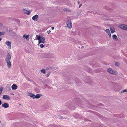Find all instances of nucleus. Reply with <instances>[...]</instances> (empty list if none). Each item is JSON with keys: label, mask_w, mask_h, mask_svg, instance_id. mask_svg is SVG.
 I'll list each match as a JSON object with an SVG mask.
<instances>
[{"label": "nucleus", "mask_w": 127, "mask_h": 127, "mask_svg": "<svg viewBox=\"0 0 127 127\" xmlns=\"http://www.w3.org/2000/svg\"><path fill=\"white\" fill-rule=\"evenodd\" d=\"M36 37H37V39L38 41L39 44L41 43H44L45 38L44 37L37 35H36Z\"/></svg>", "instance_id": "f257e3e1"}, {"label": "nucleus", "mask_w": 127, "mask_h": 127, "mask_svg": "<svg viewBox=\"0 0 127 127\" xmlns=\"http://www.w3.org/2000/svg\"><path fill=\"white\" fill-rule=\"evenodd\" d=\"M107 71L110 73L112 74L116 75L117 74V72L115 70H113L111 68H109L107 69Z\"/></svg>", "instance_id": "f03ea898"}, {"label": "nucleus", "mask_w": 127, "mask_h": 127, "mask_svg": "<svg viewBox=\"0 0 127 127\" xmlns=\"http://www.w3.org/2000/svg\"><path fill=\"white\" fill-rule=\"evenodd\" d=\"M67 27L70 29L72 27V24L71 22V21L70 19H68V21L66 23Z\"/></svg>", "instance_id": "7ed1b4c3"}, {"label": "nucleus", "mask_w": 127, "mask_h": 127, "mask_svg": "<svg viewBox=\"0 0 127 127\" xmlns=\"http://www.w3.org/2000/svg\"><path fill=\"white\" fill-rule=\"evenodd\" d=\"M119 28L122 29L127 31V25L125 24H122L119 25Z\"/></svg>", "instance_id": "20e7f679"}, {"label": "nucleus", "mask_w": 127, "mask_h": 127, "mask_svg": "<svg viewBox=\"0 0 127 127\" xmlns=\"http://www.w3.org/2000/svg\"><path fill=\"white\" fill-rule=\"evenodd\" d=\"M5 43L9 49H11V41H6L5 42Z\"/></svg>", "instance_id": "39448f33"}, {"label": "nucleus", "mask_w": 127, "mask_h": 127, "mask_svg": "<svg viewBox=\"0 0 127 127\" xmlns=\"http://www.w3.org/2000/svg\"><path fill=\"white\" fill-rule=\"evenodd\" d=\"M11 59V56L10 54L8 53L7 55V56L5 59V60L6 61H10Z\"/></svg>", "instance_id": "423d86ee"}, {"label": "nucleus", "mask_w": 127, "mask_h": 127, "mask_svg": "<svg viewBox=\"0 0 127 127\" xmlns=\"http://www.w3.org/2000/svg\"><path fill=\"white\" fill-rule=\"evenodd\" d=\"M29 35H26L25 34L23 35V37L24 39H26L27 41H29Z\"/></svg>", "instance_id": "0eeeda50"}, {"label": "nucleus", "mask_w": 127, "mask_h": 127, "mask_svg": "<svg viewBox=\"0 0 127 127\" xmlns=\"http://www.w3.org/2000/svg\"><path fill=\"white\" fill-rule=\"evenodd\" d=\"M22 10L23 12L28 15H29L30 14V12L28 10H26L25 9H22Z\"/></svg>", "instance_id": "6e6552de"}, {"label": "nucleus", "mask_w": 127, "mask_h": 127, "mask_svg": "<svg viewBox=\"0 0 127 127\" xmlns=\"http://www.w3.org/2000/svg\"><path fill=\"white\" fill-rule=\"evenodd\" d=\"M2 106L3 107L7 108L9 107V105L8 103H5L2 104Z\"/></svg>", "instance_id": "1a4fd4ad"}, {"label": "nucleus", "mask_w": 127, "mask_h": 127, "mask_svg": "<svg viewBox=\"0 0 127 127\" xmlns=\"http://www.w3.org/2000/svg\"><path fill=\"white\" fill-rule=\"evenodd\" d=\"M3 99L6 100H9L10 99V97L9 96L7 95H4L3 96Z\"/></svg>", "instance_id": "9d476101"}, {"label": "nucleus", "mask_w": 127, "mask_h": 127, "mask_svg": "<svg viewBox=\"0 0 127 127\" xmlns=\"http://www.w3.org/2000/svg\"><path fill=\"white\" fill-rule=\"evenodd\" d=\"M38 17V16L37 14L35 15L32 17V19L34 20L37 21V19Z\"/></svg>", "instance_id": "9b49d317"}, {"label": "nucleus", "mask_w": 127, "mask_h": 127, "mask_svg": "<svg viewBox=\"0 0 127 127\" xmlns=\"http://www.w3.org/2000/svg\"><path fill=\"white\" fill-rule=\"evenodd\" d=\"M18 88L17 86L15 84H13L11 86V88L13 90H15Z\"/></svg>", "instance_id": "f8f14e48"}, {"label": "nucleus", "mask_w": 127, "mask_h": 127, "mask_svg": "<svg viewBox=\"0 0 127 127\" xmlns=\"http://www.w3.org/2000/svg\"><path fill=\"white\" fill-rule=\"evenodd\" d=\"M112 37L113 40L115 41H117L118 40V38L116 35H113L112 36Z\"/></svg>", "instance_id": "ddd939ff"}, {"label": "nucleus", "mask_w": 127, "mask_h": 127, "mask_svg": "<svg viewBox=\"0 0 127 127\" xmlns=\"http://www.w3.org/2000/svg\"><path fill=\"white\" fill-rule=\"evenodd\" d=\"M105 32L108 34L109 37H111V35L110 32V30L109 29H107L105 30Z\"/></svg>", "instance_id": "4468645a"}, {"label": "nucleus", "mask_w": 127, "mask_h": 127, "mask_svg": "<svg viewBox=\"0 0 127 127\" xmlns=\"http://www.w3.org/2000/svg\"><path fill=\"white\" fill-rule=\"evenodd\" d=\"M110 29L111 31V32L112 33H113L115 32V29L113 27H111L110 28Z\"/></svg>", "instance_id": "2eb2a0df"}, {"label": "nucleus", "mask_w": 127, "mask_h": 127, "mask_svg": "<svg viewBox=\"0 0 127 127\" xmlns=\"http://www.w3.org/2000/svg\"><path fill=\"white\" fill-rule=\"evenodd\" d=\"M28 96H29L31 97H32L33 99L35 98V95L33 94L29 93L28 95Z\"/></svg>", "instance_id": "dca6fc26"}, {"label": "nucleus", "mask_w": 127, "mask_h": 127, "mask_svg": "<svg viewBox=\"0 0 127 127\" xmlns=\"http://www.w3.org/2000/svg\"><path fill=\"white\" fill-rule=\"evenodd\" d=\"M10 61H6L7 63V65L8 68H9L11 66V63Z\"/></svg>", "instance_id": "f3484780"}, {"label": "nucleus", "mask_w": 127, "mask_h": 127, "mask_svg": "<svg viewBox=\"0 0 127 127\" xmlns=\"http://www.w3.org/2000/svg\"><path fill=\"white\" fill-rule=\"evenodd\" d=\"M41 96L39 94H37L36 95H35V98H40Z\"/></svg>", "instance_id": "a211bd4d"}, {"label": "nucleus", "mask_w": 127, "mask_h": 127, "mask_svg": "<svg viewBox=\"0 0 127 127\" xmlns=\"http://www.w3.org/2000/svg\"><path fill=\"white\" fill-rule=\"evenodd\" d=\"M5 33V32H0V36L4 35Z\"/></svg>", "instance_id": "6ab92c4d"}, {"label": "nucleus", "mask_w": 127, "mask_h": 127, "mask_svg": "<svg viewBox=\"0 0 127 127\" xmlns=\"http://www.w3.org/2000/svg\"><path fill=\"white\" fill-rule=\"evenodd\" d=\"M41 72L45 74V71L44 69H42L41 70Z\"/></svg>", "instance_id": "aec40b11"}, {"label": "nucleus", "mask_w": 127, "mask_h": 127, "mask_svg": "<svg viewBox=\"0 0 127 127\" xmlns=\"http://www.w3.org/2000/svg\"><path fill=\"white\" fill-rule=\"evenodd\" d=\"M3 90V88L2 87H1L0 88V95L2 93V92Z\"/></svg>", "instance_id": "412c9836"}, {"label": "nucleus", "mask_w": 127, "mask_h": 127, "mask_svg": "<svg viewBox=\"0 0 127 127\" xmlns=\"http://www.w3.org/2000/svg\"><path fill=\"white\" fill-rule=\"evenodd\" d=\"M44 45L43 44H41L40 45V46L41 48H42L44 47Z\"/></svg>", "instance_id": "4be33fe9"}, {"label": "nucleus", "mask_w": 127, "mask_h": 127, "mask_svg": "<svg viewBox=\"0 0 127 127\" xmlns=\"http://www.w3.org/2000/svg\"><path fill=\"white\" fill-rule=\"evenodd\" d=\"M127 92V89L125 90H123L122 92L125 93Z\"/></svg>", "instance_id": "5701e85b"}, {"label": "nucleus", "mask_w": 127, "mask_h": 127, "mask_svg": "<svg viewBox=\"0 0 127 127\" xmlns=\"http://www.w3.org/2000/svg\"><path fill=\"white\" fill-rule=\"evenodd\" d=\"M115 65H116L117 66H119V63H116V64H115Z\"/></svg>", "instance_id": "b1692460"}, {"label": "nucleus", "mask_w": 127, "mask_h": 127, "mask_svg": "<svg viewBox=\"0 0 127 127\" xmlns=\"http://www.w3.org/2000/svg\"><path fill=\"white\" fill-rule=\"evenodd\" d=\"M50 72H48V73H47V74L46 75V76H47L48 77L49 76V75L50 74Z\"/></svg>", "instance_id": "393cba45"}, {"label": "nucleus", "mask_w": 127, "mask_h": 127, "mask_svg": "<svg viewBox=\"0 0 127 127\" xmlns=\"http://www.w3.org/2000/svg\"><path fill=\"white\" fill-rule=\"evenodd\" d=\"M51 69V67H47V69Z\"/></svg>", "instance_id": "a878e982"}, {"label": "nucleus", "mask_w": 127, "mask_h": 127, "mask_svg": "<svg viewBox=\"0 0 127 127\" xmlns=\"http://www.w3.org/2000/svg\"><path fill=\"white\" fill-rule=\"evenodd\" d=\"M3 25V24L0 22V26H2Z\"/></svg>", "instance_id": "bb28decb"}, {"label": "nucleus", "mask_w": 127, "mask_h": 127, "mask_svg": "<svg viewBox=\"0 0 127 127\" xmlns=\"http://www.w3.org/2000/svg\"><path fill=\"white\" fill-rule=\"evenodd\" d=\"M82 5V4H81L79 6V8L81 7Z\"/></svg>", "instance_id": "cd10ccee"}, {"label": "nucleus", "mask_w": 127, "mask_h": 127, "mask_svg": "<svg viewBox=\"0 0 127 127\" xmlns=\"http://www.w3.org/2000/svg\"><path fill=\"white\" fill-rule=\"evenodd\" d=\"M50 32H51L50 31H47V32L49 34V33H50Z\"/></svg>", "instance_id": "c85d7f7f"}, {"label": "nucleus", "mask_w": 127, "mask_h": 127, "mask_svg": "<svg viewBox=\"0 0 127 127\" xmlns=\"http://www.w3.org/2000/svg\"><path fill=\"white\" fill-rule=\"evenodd\" d=\"M51 29L52 30H53L54 29V28L53 27H51Z\"/></svg>", "instance_id": "c756f323"}, {"label": "nucleus", "mask_w": 127, "mask_h": 127, "mask_svg": "<svg viewBox=\"0 0 127 127\" xmlns=\"http://www.w3.org/2000/svg\"><path fill=\"white\" fill-rule=\"evenodd\" d=\"M1 104V101L0 100V105Z\"/></svg>", "instance_id": "7c9ffc66"}, {"label": "nucleus", "mask_w": 127, "mask_h": 127, "mask_svg": "<svg viewBox=\"0 0 127 127\" xmlns=\"http://www.w3.org/2000/svg\"><path fill=\"white\" fill-rule=\"evenodd\" d=\"M78 4H79V1H78Z\"/></svg>", "instance_id": "2f4dec72"}, {"label": "nucleus", "mask_w": 127, "mask_h": 127, "mask_svg": "<svg viewBox=\"0 0 127 127\" xmlns=\"http://www.w3.org/2000/svg\"><path fill=\"white\" fill-rule=\"evenodd\" d=\"M1 38H0V41H1Z\"/></svg>", "instance_id": "473e14b6"}, {"label": "nucleus", "mask_w": 127, "mask_h": 127, "mask_svg": "<svg viewBox=\"0 0 127 127\" xmlns=\"http://www.w3.org/2000/svg\"><path fill=\"white\" fill-rule=\"evenodd\" d=\"M59 118L60 119H61V117H59Z\"/></svg>", "instance_id": "72a5a7b5"}]
</instances>
